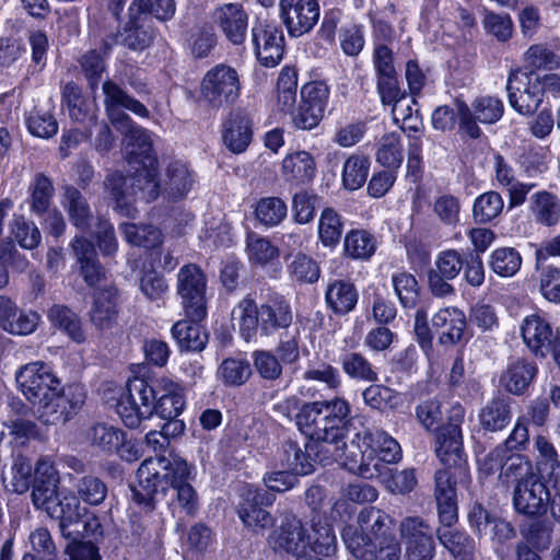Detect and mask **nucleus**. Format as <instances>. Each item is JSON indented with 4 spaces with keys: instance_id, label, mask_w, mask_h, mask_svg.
Instances as JSON below:
<instances>
[{
    "instance_id": "nucleus-5",
    "label": "nucleus",
    "mask_w": 560,
    "mask_h": 560,
    "mask_svg": "<svg viewBox=\"0 0 560 560\" xmlns=\"http://www.w3.org/2000/svg\"><path fill=\"white\" fill-rule=\"evenodd\" d=\"M133 175L127 179L114 172L106 176L104 187L116 203V210L124 215H131L132 202L141 199L145 202L155 200L161 190L158 180V165H136Z\"/></svg>"
},
{
    "instance_id": "nucleus-15",
    "label": "nucleus",
    "mask_w": 560,
    "mask_h": 560,
    "mask_svg": "<svg viewBox=\"0 0 560 560\" xmlns=\"http://www.w3.org/2000/svg\"><path fill=\"white\" fill-rule=\"evenodd\" d=\"M15 378L23 395L35 405L44 399L47 400L49 394L55 393L62 386L61 381L44 362H33L24 365L19 370Z\"/></svg>"
},
{
    "instance_id": "nucleus-16",
    "label": "nucleus",
    "mask_w": 560,
    "mask_h": 560,
    "mask_svg": "<svg viewBox=\"0 0 560 560\" xmlns=\"http://www.w3.org/2000/svg\"><path fill=\"white\" fill-rule=\"evenodd\" d=\"M102 91L105 112L114 127L118 125L126 127V124L131 120L124 109L142 118L149 117V109L140 101L129 95L127 91L114 80H105L102 85Z\"/></svg>"
},
{
    "instance_id": "nucleus-11",
    "label": "nucleus",
    "mask_w": 560,
    "mask_h": 560,
    "mask_svg": "<svg viewBox=\"0 0 560 560\" xmlns=\"http://www.w3.org/2000/svg\"><path fill=\"white\" fill-rule=\"evenodd\" d=\"M37 405L38 420L46 425L67 422L85 401V390L81 384L61 386Z\"/></svg>"
},
{
    "instance_id": "nucleus-22",
    "label": "nucleus",
    "mask_w": 560,
    "mask_h": 560,
    "mask_svg": "<svg viewBox=\"0 0 560 560\" xmlns=\"http://www.w3.org/2000/svg\"><path fill=\"white\" fill-rule=\"evenodd\" d=\"M464 258L456 249L441 252L434 261V267L428 271V284L431 293L436 298H445L454 293L450 283L463 269Z\"/></svg>"
},
{
    "instance_id": "nucleus-26",
    "label": "nucleus",
    "mask_w": 560,
    "mask_h": 560,
    "mask_svg": "<svg viewBox=\"0 0 560 560\" xmlns=\"http://www.w3.org/2000/svg\"><path fill=\"white\" fill-rule=\"evenodd\" d=\"M212 18L229 42L233 45L244 43L248 26V14L241 3H224L213 11Z\"/></svg>"
},
{
    "instance_id": "nucleus-14",
    "label": "nucleus",
    "mask_w": 560,
    "mask_h": 560,
    "mask_svg": "<svg viewBox=\"0 0 560 560\" xmlns=\"http://www.w3.org/2000/svg\"><path fill=\"white\" fill-rule=\"evenodd\" d=\"M268 545L275 552L292 555L296 560L308 552L311 534L300 518L287 512L282 515L280 525L270 533Z\"/></svg>"
},
{
    "instance_id": "nucleus-52",
    "label": "nucleus",
    "mask_w": 560,
    "mask_h": 560,
    "mask_svg": "<svg viewBox=\"0 0 560 560\" xmlns=\"http://www.w3.org/2000/svg\"><path fill=\"white\" fill-rule=\"evenodd\" d=\"M340 364L343 372L353 380L364 382H376L377 372L369 360L360 352L348 351L340 357Z\"/></svg>"
},
{
    "instance_id": "nucleus-57",
    "label": "nucleus",
    "mask_w": 560,
    "mask_h": 560,
    "mask_svg": "<svg viewBox=\"0 0 560 560\" xmlns=\"http://www.w3.org/2000/svg\"><path fill=\"white\" fill-rule=\"evenodd\" d=\"M392 283L400 304L405 308H412L418 304L420 287L413 275L405 271L393 275Z\"/></svg>"
},
{
    "instance_id": "nucleus-62",
    "label": "nucleus",
    "mask_w": 560,
    "mask_h": 560,
    "mask_svg": "<svg viewBox=\"0 0 560 560\" xmlns=\"http://www.w3.org/2000/svg\"><path fill=\"white\" fill-rule=\"evenodd\" d=\"M89 438L93 445L107 453H114L124 442V431L105 423H97L90 430Z\"/></svg>"
},
{
    "instance_id": "nucleus-18",
    "label": "nucleus",
    "mask_w": 560,
    "mask_h": 560,
    "mask_svg": "<svg viewBox=\"0 0 560 560\" xmlns=\"http://www.w3.org/2000/svg\"><path fill=\"white\" fill-rule=\"evenodd\" d=\"M361 428L355 430V438L362 441V445L369 451L368 459L378 460L377 477L386 464H395L401 458V450L398 442L388 435L385 431L365 427L363 422L359 423Z\"/></svg>"
},
{
    "instance_id": "nucleus-33",
    "label": "nucleus",
    "mask_w": 560,
    "mask_h": 560,
    "mask_svg": "<svg viewBox=\"0 0 560 560\" xmlns=\"http://www.w3.org/2000/svg\"><path fill=\"white\" fill-rule=\"evenodd\" d=\"M435 534L455 560H475L476 541L467 533L457 528H438Z\"/></svg>"
},
{
    "instance_id": "nucleus-7",
    "label": "nucleus",
    "mask_w": 560,
    "mask_h": 560,
    "mask_svg": "<svg viewBox=\"0 0 560 560\" xmlns=\"http://www.w3.org/2000/svg\"><path fill=\"white\" fill-rule=\"evenodd\" d=\"M240 94L238 73L233 67L224 63L209 69L200 83V100L211 109H220L234 104Z\"/></svg>"
},
{
    "instance_id": "nucleus-28",
    "label": "nucleus",
    "mask_w": 560,
    "mask_h": 560,
    "mask_svg": "<svg viewBox=\"0 0 560 560\" xmlns=\"http://www.w3.org/2000/svg\"><path fill=\"white\" fill-rule=\"evenodd\" d=\"M522 336L536 357L545 358L553 347L558 335H555L550 324L539 315L527 316L521 327Z\"/></svg>"
},
{
    "instance_id": "nucleus-6",
    "label": "nucleus",
    "mask_w": 560,
    "mask_h": 560,
    "mask_svg": "<svg viewBox=\"0 0 560 560\" xmlns=\"http://www.w3.org/2000/svg\"><path fill=\"white\" fill-rule=\"evenodd\" d=\"M158 394V388L144 378L129 380L116 405L124 424L136 429L142 420L149 419L153 415Z\"/></svg>"
},
{
    "instance_id": "nucleus-60",
    "label": "nucleus",
    "mask_w": 560,
    "mask_h": 560,
    "mask_svg": "<svg viewBox=\"0 0 560 560\" xmlns=\"http://www.w3.org/2000/svg\"><path fill=\"white\" fill-rule=\"evenodd\" d=\"M237 513L244 525L254 533H262L275 524V517L260 506L240 502Z\"/></svg>"
},
{
    "instance_id": "nucleus-9",
    "label": "nucleus",
    "mask_w": 560,
    "mask_h": 560,
    "mask_svg": "<svg viewBox=\"0 0 560 560\" xmlns=\"http://www.w3.org/2000/svg\"><path fill=\"white\" fill-rule=\"evenodd\" d=\"M454 104L458 115V129L470 139H479L482 135L478 122L492 125L499 121L504 114V104L497 96L476 97L471 105L456 98Z\"/></svg>"
},
{
    "instance_id": "nucleus-48",
    "label": "nucleus",
    "mask_w": 560,
    "mask_h": 560,
    "mask_svg": "<svg viewBox=\"0 0 560 560\" xmlns=\"http://www.w3.org/2000/svg\"><path fill=\"white\" fill-rule=\"evenodd\" d=\"M47 515L59 522L63 537H69L68 528L81 518V506L78 498L59 499L47 510Z\"/></svg>"
},
{
    "instance_id": "nucleus-32",
    "label": "nucleus",
    "mask_w": 560,
    "mask_h": 560,
    "mask_svg": "<svg viewBox=\"0 0 560 560\" xmlns=\"http://www.w3.org/2000/svg\"><path fill=\"white\" fill-rule=\"evenodd\" d=\"M51 325L66 334L73 342L84 343L86 332L83 329L81 317L69 306L54 304L47 314Z\"/></svg>"
},
{
    "instance_id": "nucleus-12",
    "label": "nucleus",
    "mask_w": 560,
    "mask_h": 560,
    "mask_svg": "<svg viewBox=\"0 0 560 560\" xmlns=\"http://www.w3.org/2000/svg\"><path fill=\"white\" fill-rule=\"evenodd\" d=\"M538 73L514 69L506 82L509 103L518 114L532 115L542 104Z\"/></svg>"
},
{
    "instance_id": "nucleus-56",
    "label": "nucleus",
    "mask_w": 560,
    "mask_h": 560,
    "mask_svg": "<svg viewBox=\"0 0 560 560\" xmlns=\"http://www.w3.org/2000/svg\"><path fill=\"white\" fill-rule=\"evenodd\" d=\"M343 221L332 208H325L318 223V235L324 246H336L342 235Z\"/></svg>"
},
{
    "instance_id": "nucleus-44",
    "label": "nucleus",
    "mask_w": 560,
    "mask_h": 560,
    "mask_svg": "<svg viewBox=\"0 0 560 560\" xmlns=\"http://www.w3.org/2000/svg\"><path fill=\"white\" fill-rule=\"evenodd\" d=\"M54 192L55 188L51 179L44 173L35 174L28 186L31 211L36 215H44L45 212L51 209Z\"/></svg>"
},
{
    "instance_id": "nucleus-21",
    "label": "nucleus",
    "mask_w": 560,
    "mask_h": 560,
    "mask_svg": "<svg viewBox=\"0 0 560 560\" xmlns=\"http://www.w3.org/2000/svg\"><path fill=\"white\" fill-rule=\"evenodd\" d=\"M122 136L124 155L130 166L158 165V158L153 151L151 135L132 119L115 127Z\"/></svg>"
},
{
    "instance_id": "nucleus-55",
    "label": "nucleus",
    "mask_w": 560,
    "mask_h": 560,
    "mask_svg": "<svg viewBox=\"0 0 560 560\" xmlns=\"http://www.w3.org/2000/svg\"><path fill=\"white\" fill-rule=\"evenodd\" d=\"M370 161L366 156L353 154L349 156L342 170V184L346 189L357 190L366 182Z\"/></svg>"
},
{
    "instance_id": "nucleus-37",
    "label": "nucleus",
    "mask_w": 560,
    "mask_h": 560,
    "mask_svg": "<svg viewBox=\"0 0 560 560\" xmlns=\"http://www.w3.org/2000/svg\"><path fill=\"white\" fill-rule=\"evenodd\" d=\"M351 446L354 447V451L348 452V446H345V455L341 459V465L348 469L350 472H353L364 479H373L377 478V465L378 460H374L372 464L371 459H368L366 448L362 450V441H359L355 438V432L351 438Z\"/></svg>"
},
{
    "instance_id": "nucleus-10",
    "label": "nucleus",
    "mask_w": 560,
    "mask_h": 560,
    "mask_svg": "<svg viewBox=\"0 0 560 560\" xmlns=\"http://www.w3.org/2000/svg\"><path fill=\"white\" fill-rule=\"evenodd\" d=\"M207 277L202 269L188 264L177 275V294L187 318L202 320L207 315Z\"/></svg>"
},
{
    "instance_id": "nucleus-25",
    "label": "nucleus",
    "mask_w": 560,
    "mask_h": 560,
    "mask_svg": "<svg viewBox=\"0 0 560 560\" xmlns=\"http://www.w3.org/2000/svg\"><path fill=\"white\" fill-rule=\"evenodd\" d=\"M71 248L79 275L88 287H95L105 279L106 270L100 262L94 244L84 236H74Z\"/></svg>"
},
{
    "instance_id": "nucleus-17",
    "label": "nucleus",
    "mask_w": 560,
    "mask_h": 560,
    "mask_svg": "<svg viewBox=\"0 0 560 560\" xmlns=\"http://www.w3.org/2000/svg\"><path fill=\"white\" fill-rule=\"evenodd\" d=\"M279 16L291 37L310 33L319 19L318 0H280Z\"/></svg>"
},
{
    "instance_id": "nucleus-43",
    "label": "nucleus",
    "mask_w": 560,
    "mask_h": 560,
    "mask_svg": "<svg viewBox=\"0 0 560 560\" xmlns=\"http://www.w3.org/2000/svg\"><path fill=\"white\" fill-rule=\"evenodd\" d=\"M28 131L38 138L49 139L58 132V122L49 104L36 105L26 115Z\"/></svg>"
},
{
    "instance_id": "nucleus-20",
    "label": "nucleus",
    "mask_w": 560,
    "mask_h": 560,
    "mask_svg": "<svg viewBox=\"0 0 560 560\" xmlns=\"http://www.w3.org/2000/svg\"><path fill=\"white\" fill-rule=\"evenodd\" d=\"M329 95L328 86L323 82H311L301 90V103L293 113V124L302 130H311L323 118Z\"/></svg>"
},
{
    "instance_id": "nucleus-47",
    "label": "nucleus",
    "mask_w": 560,
    "mask_h": 560,
    "mask_svg": "<svg viewBox=\"0 0 560 560\" xmlns=\"http://www.w3.org/2000/svg\"><path fill=\"white\" fill-rule=\"evenodd\" d=\"M345 254L359 260H369L376 250V240L365 230H351L343 242Z\"/></svg>"
},
{
    "instance_id": "nucleus-1",
    "label": "nucleus",
    "mask_w": 560,
    "mask_h": 560,
    "mask_svg": "<svg viewBox=\"0 0 560 560\" xmlns=\"http://www.w3.org/2000/svg\"><path fill=\"white\" fill-rule=\"evenodd\" d=\"M350 404L340 397L304 402L295 413L299 430L308 436L312 464L328 465L345 455L346 439L361 418L351 417Z\"/></svg>"
},
{
    "instance_id": "nucleus-8",
    "label": "nucleus",
    "mask_w": 560,
    "mask_h": 560,
    "mask_svg": "<svg viewBox=\"0 0 560 560\" xmlns=\"http://www.w3.org/2000/svg\"><path fill=\"white\" fill-rule=\"evenodd\" d=\"M464 417V407L459 404L454 405L450 410L447 423L436 429L434 452L445 467L463 469L466 464L462 433Z\"/></svg>"
},
{
    "instance_id": "nucleus-35",
    "label": "nucleus",
    "mask_w": 560,
    "mask_h": 560,
    "mask_svg": "<svg viewBox=\"0 0 560 560\" xmlns=\"http://www.w3.org/2000/svg\"><path fill=\"white\" fill-rule=\"evenodd\" d=\"M200 320H178L172 327V336L182 350L202 351L208 343V334Z\"/></svg>"
},
{
    "instance_id": "nucleus-41",
    "label": "nucleus",
    "mask_w": 560,
    "mask_h": 560,
    "mask_svg": "<svg viewBox=\"0 0 560 560\" xmlns=\"http://www.w3.org/2000/svg\"><path fill=\"white\" fill-rule=\"evenodd\" d=\"M164 192L171 199H182L191 189L194 176L186 163L171 162L165 171Z\"/></svg>"
},
{
    "instance_id": "nucleus-34",
    "label": "nucleus",
    "mask_w": 560,
    "mask_h": 560,
    "mask_svg": "<svg viewBox=\"0 0 560 560\" xmlns=\"http://www.w3.org/2000/svg\"><path fill=\"white\" fill-rule=\"evenodd\" d=\"M162 388L154 401V411L160 418H177L185 408L186 401L183 388L172 381H162Z\"/></svg>"
},
{
    "instance_id": "nucleus-42",
    "label": "nucleus",
    "mask_w": 560,
    "mask_h": 560,
    "mask_svg": "<svg viewBox=\"0 0 560 560\" xmlns=\"http://www.w3.org/2000/svg\"><path fill=\"white\" fill-rule=\"evenodd\" d=\"M530 210L536 222L545 226L556 225L560 220V200L549 191H538L530 197Z\"/></svg>"
},
{
    "instance_id": "nucleus-4",
    "label": "nucleus",
    "mask_w": 560,
    "mask_h": 560,
    "mask_svg": "<svg viewBox=\"0 0 560 560\" xmlns=\"http://www.w3.org/2000/svg\"><path fill=\"white\" fill-rule=\"evenodd\" d=\"M241 319L240 332L248 342L259 331L261 336L268 337L279 329H287L291 326L293 316L289 302L276 295L258 306L254 299L246 298L240 303Z\"/></svg>"
},
{
    "instance_id": "nucleus-13",
    "label": "nucleus",
    "mask_w": 560,
    "mask_h": 560,
    "mask_svg": "<svg viewBox=\"0 0 560 560\" xmlns=\"http://www.w3.org/2000/svg\"><path fill=\"white\" fill-rule=\"evenodd\" d=\"M467 517L470 529L479 539L488 538L492 544L503 546L516 537V529L511 522L480 502L470 505Z\"/></svg>"
},
{
    "instance_id": "nucleus-64",
    "label": "nucleus",
    "mask_w": 560,
    "mask_h": 560,
    "mask_svg": "<svg viewBox=\"0 0 560 560\" xmlns=\"http://www.w3.org/2000/svg\"><path fill=\"white\" fill-rule=\"evenodd\" d=\"M81 71L84 74L88 84L92 91H96L106 70L105 57L95 49L83 54L78 60Z\"/></svg>"
},
{
    "instance_id": "nucleus-49",
    "label": "nucleus",
    "mask_w": 560,
    "mask_h": 560,
    "mask_svg": "<svg viewBox=\"0 0 560 560\" xmlns=\"http://www.w3.org/2000/svg\"><path fill=\"white\" fill-rule=\"evenodd\" d=\"M311 546L308 550L324 557L332 556L337 550V537L326 521H312Z\"/></svg>"
},
{
    "instance_id": "nucleus-59",
    "label": "nucleus",
    "mask_w": 560,
    "mask_h": 560,
    "mask_svg": "<svg viewBox=\"0 0 560 560\" xmlns=\"http://www.w3.org/2000/svg\"><path fill=\"white\" fill-rule=\"evenodd\" d=\"M535 474L530 460L525 456L521 454H508L499 478L503 483L515 482L516 485Z\"/></svg>"
},
{
    "instance_id": "nucleus-19",
    "label": "nucleus",
    "mask_w": 560,
    "mask_h": 560,
    "mask_svg": "<svg viewBox=\"0 0 560 560\" xmlns=\"http://www.w3.org/2000/svg\"><path fill=\"white\" fill-rule=\"evenodd\" d=\"M549 501L550 491L538 474L529 476L514 487L513 505L520 514L530 517L544 515Z\"/></svg>"
},
{
    "instance_id": "nucleus-30",
    "label": "nucleus",
    "mask_w": 560,
    "mask_h": 560,
    "mask_svg": "<svg viewBox=\"0 0 560 560\" xmlns=\"http://www.w3.org/2000/svg\"><path fill=\"white\" fill-rule=\"evenodd\" d=\"M512 399L506 396H495L480 409L478 421L486 432H500L512 421Z\"/></svg>"
},
{
    "instance_id": "nucleus-36",
    "label": "nucleus",
    "mask_w": 560,
    "mask_h": 560,
    "mask_svg": "<svg viewBox=\"0 0 560 560\" xmlns=\"http://www.w3.org/2000/svg\"><path fill=\"white\" fill-rule=\"evenodd\" d=\"M7 490L22 494L25 493L33 482V465L31 459L22 453L13 455L12 465L2 477Z\"/></svg>"
},
{
    "instance_id": "nucleus-24",
    "label": "nucleus",
    "mask_w": 560,
    "mask_h": 560,
    "mask_svg": "<svg viewBox=\"0 0 560 560\" xmlns=\"http://www.w3.org/2000/svg\"><path fill=\"white\" fill-rule=\"evenodd\" d=\"M254 121L245 108H234L223 122L222 139L224 145L233 153H242L253 139Z\"/></svg>"
},
{
    "instance_id": "nucleus-58",
    "label": "nucleus",
    "mask_w": 560,
    "mask_h": 560,
    "mask_svg": "<svg viewBox=\"0 0 560 560\" xmlns=\"http://www.w3.org/2000/svg\"><path fill=\"white\" fill-rule=\"evenodd\" d=\"M522 257L513 247H501L492 252L490 267L492 271L501 277H512L521 268Z\"/></svg>"
},
{
    "instance_id": "nucleus-40",
    "label": "nucleus",
    "mask_w": 560,
    "mask_h": 560,
    "mask_svg": "<svg viewBox=\"0 0 560 560\" xmlns=\"http://www.w3.org/2000/svg\"><path fill=\"white\" fill-rule=\"evenodd\" d=\"M328 307L336 314L345 315L351 312L358 302L355 287L345 280H336L330 283L325 293Z\"/></svg>"
},
{
    "instance_id": "nucleus-31",
    "label": "nucleus",
    "mask_w": 560,
    "mask_h": 560,
    "mask_svg": "<svg viewBox=\"0 0 560 560\" xmlns=\"http://www.w3.org/2000/svg\"><path fill=\"white\" fill-rule=\"evenodd\" d=\"M537 372L538 369L535 363L525 359H516L508 365L500 382L506 392L520 396L529 387Z\"/></svg>"
},
{
    "instance_id": "nucleus-61",
    "label": "nucleus",
    "mask_w": 560,
    "mask_h": 560,
    "mask_svg": "<svg viewBox=\"0 0 560 560\" xmlns=\"http://www.w3.org/2000/svg\"><path fill=\"white\" fill-rule=\"evenodd\" d=\"M400 536L405 544L433 540L434 530L420 516H407L399 524Z\"/></svg>"
},
{
    "instance_id": "nucleus-27",
    "label": "nucleus",
    "mask_w": 560,
    "mask_h": 560,
    "mask_svg": "<svg viewBox=\"0 0 560 560\" xmlns=\"http://www.w3.org/2000/svg\"><path fill=\"white\" fill-rule=\"evenodd\" d=\"M432 327L439 334L442 346H454L464 339L467 320L465 313L457 307H444L432 316Z\"/></svg>"
},
{
    "instance_id": "nucleus-54",
    "label": "nucleus",
    "mask_w": 560,
    "mask_h": 560,
    "mask_svg": "<svg viewBox=\"0 0 560 560\" xmlns=\"http://www.w3.org/2000/svg\"><path fill=\"white\" fill-rule=\"evenodd\" d=\"M287 270L291 280L300 284L315 283L320 276V269L316 260L302 253L291 257Z\"/></svg>"
},
{
    "instance_id": "nucleus-46",
    "label": "nucleus",
    "mask_w": 560,
    "mask_h": 560,
    "mask_svg": "<svg viewBox=\"0 0 560 560\" xmlns=\"http://www.w3.org/2000/svg\"><path fill=\"white\" fill-rule=\"evenodd\" d=\"M560 68V57L545 44L532 45L524 54L523 71L539 73Z\"/></svg>"
},
{
    "instance_id": "nucleus-23",
    "label": "nucleus",
    "mask_w": 560,
    "mask_h": 560,
    "mask_svg": "<svg viewBox=\"0 0 560 560\" xmlns=\"http://www.w3.org/2000/svg\"><path fill=\"white\" fill-rule=\"evenodd\" d=\"M120 313V291L115 285H107L95 292L89 311V318L95 329L112 330L118 326Z\"/></svg>"
},
{
    "instance_id": "nucleus-50",
    "label": "nucleus",
    "mask_w": 560,
    "mask_h": 560,
    "mask_svg": "<svg viewBox=\"0 0 560 560\" xmlns=\"http://www.w3.org/2000/svg\"><path fill=\"white\" fill-rule=\"evenodd\" d=\"M504 201L502 196L490 190L478 196L472 206L475 222L486 224L497 219L503 211Z\"/></svg>"
},
{
    "instance_id": "nucleus-45",
    "label": "nucleus",
    "mask_w": 560,
    "mask_h": 560,
    "mask_svg": "<svg viewBox=\"0 0 560 560\" xmlns=\"http://www.w3.org/2000/svg\"><path fill=\"white\" fill-rule=\"evenodd\" d=\"M282 172L288 180L310 182L316 172L312 155L305 151L294 152L284 158Z\"/></svg>"
},
{
    "instance_id": "nucleus-39",
    "label": "nucleus",
    "mask_w": 560,
    "mask_h": 560,
    "mask_svg": "<svg viewBox=\"0 0 560 560\" xmlns=\"http://www.w3.org/2000/svg\"><path fill=\"white\" fill-rule=\"evenodd\" d=\"M279 462L283 469L289 470L293 475L304 476L313 472V464L307 443L301 447L294 441H287L282 444L279 454Z\"/></svg>"
},
{
    "instance_id": "nucleus-29",
    "label": "nucleus",
    "mask_w": 560,
    "mask_h": 560,
    "mask_svg": "<svg viewBox=\"0 0 560 560\" xmlns=\"http://www.w3.org/2000/svg\"><path fill=\"white\" fill-rule=\"evenodd\" d=\"M130 20L124 27V32L106 37L103 40L104 52L108 54L113 45L120 43L131 50H143L148 48L154 38V32L145 26L140 16L132 15L130 12Z\"/></svg>"
},
{
    "instance_id": "nucleus-63",
    "label": "nucleus",
    "mask_w": 560,
    "mask_h": 560,
    "mask_svg": "<svg viewBox=\"0 0 560 560\" xmlns=\"http://www.w3.org/2000/svg\"><path fill=\"white\" fill-rule=\"evenodd\" d=\"M402 159L399 135L388 133L383 136L376 152V161L385 167L398 168Z\"/></svg>"
},
{
    "instance_id": "nucleus-53",
    "label": "nucleus",
    "mask_w": 560,
    "mask_h": 560,
    "mask_svg": "<svg viewBox=\"0 0 560 560\" xmlns=\"http://www.w3.org/2000/svg\"><path fill=\"white\" fill-rule=\"evenodd\" d=\"M77 498L89 505L102 504L108 494V487L101 478L85 475L75 483Z\"/></svg>"
},
{
    "instance_id": "nucleus-3",
    "label": "nucleus",
    "mask_w": 560,
    "mask_h": 560,
    "mask_svg": "<svg viewBox=\"0 0 560 560\" xmlns=\"http://www.w3.org/2000/svg\"><path fill=\"white\" fill-rule=\"evenodd\" d=\"M341 538L349 552L359 560H400L401 548L395 535L393 517L374 508H363L358 525H347Z\"/></svg>"
},
{
    "instance_id": "nucleus-2",
    "label": "nucleus",
    "mask_w": 560,
    "mask_h": 560,
    "mask_svg": "<svg viewBox=\"0 0 560 560\" xmlns=\"http://www.w3.org/2000/svg\"><path fill=\"white\" fill-rule=\"evenodd\" d=\"M195 467L178 455H163L145 458L137 470L138 487L132 498L149 511L155 508L159 498L172 491L171 506L188 516H194L199 508V499L191 485Z\"/></svg>"
},
{
    "instance_id": "nucleus-38",
    "label": "nucleus",
    "mask_w": 560,
    "mask_h": 560,
    "mask_svg": "<svg viewBox=\"0 0 560 560\" xmlns=\"http://www.w3.org/2000/svg\"><path fill=\"white\" fill-rule=\"evenodd\" d=\"M63 206L70 222L79 230L85 232L91 228L92 211L86 198L74 186H66Z\"/></svg>"
},
{
    "instance_id": "nucleus-51",
    "label": "nucleus",
    "mask_w": 560,
    "mask_h": 560,
    "mask_svg": "<svg viewBox=\"0 0 560 560\" xmlns=\"http://www.w3.org/2000/svg\"><path fill=\"white\" fill-rule=\"evenodd\" d=\"M126 241L138 247L154 248L162 243L161 231L151 224L124 223L120 225Z\"/></svg>"
}]
</instances>
